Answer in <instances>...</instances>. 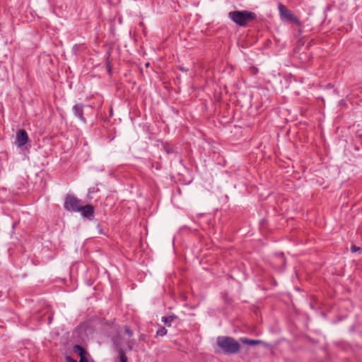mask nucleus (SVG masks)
I'll list each match as a JSON object with an SVG mask.
<instances>
[{
  "mask_svg": "<svg viewBox=\"0 0 362 362\" xmlns=\"http://www.w3.org/2000/svg\"><path fill=\"white\" fill-rule=\"evenodd\" d=\"M216 344L221 351L225 354H235L239 352L240 349L239 342L231 337L219 336L216 338ZM216 352L218 353L220 351Z\"/></svg>",
  "mask_w": 362,
  "mask_h": 362,
  "instance_id": "1",
  "label": "nucleus"
},
{
  "mask_svg": "<svg viewBox=\"0 0 362 362\" xmlns=\"http://www.w3.org/2000/svg\"><path fill=\"white\" fill-rule=\"evenodd\" d=\"M228 18L239 26L245 27L250 22L256 20L257 15L246 10L234 11L228 13Z\"/></svg>",
  "mask_w": 362,
  "mask_h": 362,
  "instance_id": "2",
  "label": "nucleus"
},
{
  "mask_svg": "<svg viewBox=\"0 0 362 362\" xmlns=\"http://www.w3.org/2000/svg\"><path fill=\"white\" fill-rule=\"evenodd\" d=\"M278 10L279 12L280 19L284 23H293L296 25L301 27L303 25L300 19L293 13L292 11L288 9L283 4H278Z\"/></svg>",
  "mask_w": 362,
  "mask_h": 362,
  "instance_id": "3",
  "label": "nucleus"
},
{
  "mask_svg": "<svg viewBox=\"0 0 362 362\" xmlns=\"http://www.w3.org/2000/svg\"><path fill=\"white\" fill-rule=\"evenodd\" d=\"M83 206L81 200L78 199L76 196L73 194H67L64 207L66 210L69 211L79 212L81 210Z\"/></svg>",
  "mask_w": 362,
  "mask_h": 362,
  "instance_id": "4",
  "label": "nucleus"
},
{
  "mask_svg": "<svg viewBox=\"0 0 362 362\" xmlns=\"http://www.w3.org/2000/svg\"><path fill=\"white\" fill-rule=\"evenodd\" d=\"M28 134L25 129H20L16 133V144L18 147H22L28 141Z\"/></svg>",
  "mask_w": 362,
  "mask_h": 362,
  "instance_id": "5",
  "label": "nucleus"
},
{
  "mask_svg": "<svg viewBox=\"0 0 362 362\" xmlns=\"http://www.w3.org/2000/svg\"><path fill=\"white\" fill-rule=\"evenodd\" d=\"M72 110L74 115L78 117L83 124H86V119L83 117V104H76L74 105Z\"/></svg>",
  "mask_w": 362,
  "mask_h": 362,
  "instance_id": "6",
  "label": "nucleus"
},
{
  "mask_svg": "<svg viewBox=\"0 0 362 362\" xmlns=\"http://www.w3.org/2000/svg\"><path fill=\"white\" fill-rule=\"evenodd\" d=\"M80 211L83 218L92 220L94 217V207L90 204L82 206Z\"/></svg>",
  "mask_w": 362,
  "mask_h": 362,
  "instance_id": "7",
  "label": "nucleus"
},
{
  "mask_svg": "<svg viewBox=\"0 0 362 362\" xmlns=\"http://www.w3.org/2000/svg\"><path fill=\"white\" fill-rule=\"evenodd\" d=\"M73 350H74V353L77 354L80 356V358L86 357L87 351L81 345H78V344L74 345L73 347Z\"/></svg>",
  "mask_w": 362,
  "mask_h": 362,
  "instance_id": "8",
  "label": "nucleus"
},
{
  "mask_svg": "<svg viewBox=\"0 0 362 362\" xmlns=\"http://www.w3.org/2000/svg\"><path fill=\"white\" fill-rule=\"evenodd\" d=\"M240 341L245 344H248V345H251V346L259 345V344H261L263 343V341L261 340L250 339H248L246 337L240 338Z\"/></svg>",
  "mask_w": 362,
  "mask_h": 362,
  "instance_id": "9",
  "label": "nucleus"
},
{
  "mask_svg": "<svg viewBox=\"0 0 362 362\" xmlns=\"http://www.w3.org/2000/svg\"><path fill=\"white\" fill-rule=\"evenodd\" d=\"M177 318L175 315H170L168 317L163 316L161 317V321L168 327L171 326V323Z\"/></svg>",
  "mask_w": 362,
  "mask_h": 362,
  "instance_id": "10",
  "label": "nucleus"
},
{
  "mask_svg": "<svg viewBox=\"0 0 362 362\" xmlns=\"http://www.w3.org/2000/svg\"><path fill=\"white\" fill-rule=\"evenodd\" d=\"M119 358L120 362H127V357L123 350L119 349Z\"/></svg>",
  "mask_w": 362,
  "mask_h": 362,
  "instance_id": "11",
  "label": "nucleus"
},
{
  "mask_svg": "<svg viewBox=\"0 0 362 362\" xmlns=\"http://www.w3.org/2000/svg\"><path fill=\"white\" fill-rule=\"evenodd\" d=\"M167 332H168V331H167L166 328L164 327H161L160 328H159L157 330L156 335L160 336V337H163L167 334Z\"/></svg>",
  "mask_w": 362,
  "mask_h": 362,
  "instance_id": "12",
  "label": "nucleus"
},
{
  "mask_svg": "<svg viewBox=\"0 0 362 362\" xmlns=\"http://www.w3.org/2000/svg\"><path fill=\"white\" fill-rule=\"evenodd\" d=\"M351 252H360L362 251V248L360 247H358L355 245H352L351 246Z\"/></svg>",
  "mask_w": 362,
  "mask_h": 362,
  "instance_id": "13",
  "label": "nucleus"
},
{
  "mask_svg": "<svg viewBox=\"0 0 362 362\" xmlns=\"http://www.w3.org/2000/svg\"><path fill=\"white\" fill-rule=\"evenodd\" d=\"M124 332L129 337L133 336V332H132V330L130 329V327L129 326H125L124 327Z\"/></svg>",
  "mask_w": 362,
  "mask_h": 362,
  "instance_id": "14",
  "label": "nucleus"
},
{
  "mask_svg": "<svg viewBox=\"0 0 362 362\" xmlns=\"http://www.w3.org/2000/svg\"><path fill=\"white\" fill-rule=\"evenodd\" d=\"M164 149L165 151V152L168 153V154H170V153H173V148L171 147H169V146H165L164 147Z\"/></svg>",
  "mask_w": 362,
  "mask_h": 362,
  "instance_id": "15",
  "label": "nucleus"
},
{
  "mask_svg": "<svg viewBox=\"0 0 362 362\" xmlns=\"http://www.w3.org/2000/svg\"><path fill=\"white\" fill-rule=\"evenodd\" d=\"M66 362H77L75 359L72 358L71 356H66Z\"/></svg>",
  "mask_w": 362,
  "mask_h": 362,
  "instance_id": "16",
  "label": "nucleus"
},
{
  "mask_svg": "<svg viewBox=\"0 0 362 362\" xmlns=\"http://www.w3.org/2000/svg\"><path fill=\"white\" fill-rule=\"evenodd\" d=\"M139 341H146V335H145V334H141L139 336Z\"/></svg>",
  "mask_w": 362,
  "mask_h": 362,
  "instance_id": "17",
  "label": "nucleus"
},
{
  "mask_svg": "<svg viewBox=\"0 0 362 362\" xmlns=\"http://www.w3.org/2000/svg\"><path fill=\"white\" fill-rule=\"evenodd\" d=\"M178 69L182 71H184V72H187L188 71L187 69H186L185 67H184L183 66H178Z\"/></svg>",
  "mask_w": 362,
  "mask_h": 362,
  "instance_id": "18",
  "label": "nucleus"
},
{
  "mask_svg": "<svg viewBox=\"0 0 362 362\" xmlns=\"http://www.w3.org/2000/svg\"><path fill=\"white\" fill-rule=\"evenodd\" d=\"M79 362H88L87 357L80 358Z\"/></svg>",
  "mask_w": 362,
  "mask_h": 362,
  "instance_id": "19",
  "label": "nucleus"
},
{
  "mask_svg": "<svg viewBox=\"0 0 362 362\" xmlns=\"http://www.w3.org/2000/svg\"><path fill=\"white\" fill-rule=\"evenodd\" d=\"M127 345L129 350H132L133 349L134 345H132L130 342H128Z\"/></svg>",
  "mask_w": 362,
  "mask_h": 362,
  "instance_id": "20",
  "label": "nucleus"
},
{
  "mask_svg": "<svg viewBox=\"0 0 362 362\" xmlns=\"http://www.w3.org/2000/svg\"><path fill=\"white\" fill-rule=\"evenodd\" d=\"M129 342H130L132 345L135 344V340L134 339L130 340V341H129Z\"/></svg>",
  "mask_w": 362,
  "mask_h": 362,
  "instance_id": "21",
  "label": "nucleus"
},
{
  "mask_svg": "<svg viewBox=\"0 0 362 362\" xmlns=\"http://www.w3.org/2000/svg\"><path fill=\"white\" fill-rule=\"evenodd\" d=\"M52 320V317H49V322L50 323Z\"/></svg>",
  "mask_w": 362,
  "mask_h": 362,
  "instance_id": "22",
  "label": "nucleus"
}]
</instances>
